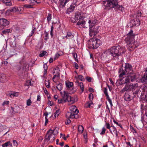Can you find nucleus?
<instances>
[{"label": "nucleus", "instance_id": "3", "mask_svg": "<svg viewBox=\"0 0 147 147\" xmlns=\"http://www.w3.org/2000/svg\"><path fill=\"white\" fill-rule=\"evenodd\" d=\"M124 69L123 70L122 68H120L119 73H120L119 76L120 78H122L124 75L126 74H128L129 76H135L136 77V74L134 72L132 68L131 65L129 63H126L125 65Z\"/></svg>", "mask_w": 147, "mask_h": 147}, {"label": "nucleus", "instance_id": "24", "mask_svg": "<svg viewBox=\"0 0 147 147\" xmlns=\"http://www.w3.org/2000/svg\"><path fill=\"white\" fill-rule=\"evenodd\" d=\"M75 7V6L74 5H71L67 9V11L68 13H70V12L73 11Z\"/></svg>", "mask_w": 147, "mask_h": 147}, {"label": "nucleus", "instance_id": "23", "mask_svg": "<svg viewBox=\"0 0 147 147\" xmlns=\"http://www.w3.org/2000/svg\"><path fill=\"white\" fill-rule=\"evenodd\" d=\"M97 20H94L93 21H91L90 20H89L88 21V23L89 24V26H96L95 25V24L97 23Z\"/></svg>", "mask_w": 147, "mask_h": 147}, {"label": "nucleus", "instance_id": "12", "mask_svg": "<svg viewBox=\"0 0 147 147\" xmlns=\"http://www.w3.org/2000/svg\"><path fill=\"white\" fill-rule=\"evenodd\" d=\"M9 23V21L4 18L0 19V25L3 26H6Z\"/></svg>", "mask_w": 147, "mask_h": 147}, {"label": "nucleus", "instance_id": "42", "mask_svg": "<svg viewBox=\"0 0 147 147\" xmlns=\"http://www.w3.org/2000/svg\"><path fill=\"white\" fill-rule=\"evenodd\" d=\"M32 102L30 98L28 99L26 101V105L27 106H29L31 105Z\"/></svg>", "mask_w": 147, "mask_h": 147}, {"label": "nucleus", "instance_id": "11", "mask_svg": "<svg viewBox=\"0 0 147 147\" xmlns=\"http://www.w3.org/2000/svg\"><path fill=\"white\" fill-rule=\"evenodd\" d=\"M20 63L21 64L22 67V70L24 71H26L27 69H28L29 66L28 63L26 61L22 60L20 61Z\"/></svg>", "mask_w": 147, "mask_h": 147}, {"label": "nucleus", "instance_id": "60", "mask_svg": "<svg viewBox=\"0 0 147 147\" xmlns=\"http://www.w3.org/2000/svg\"><path fill=\"white\" fill-rule=\"evenodd\" d=\"M47 133H48L49 134H48V136H49L50 137V138L51 137V136H52V134L51 133V132L49 130V131H48Z\"/></svg>", "mask_w": 147, "mask_h": 147}, {"label": "nucleus", "instance_id": "22", "mask_svg": "<svg viewBox=\"0 0 147 147\" xmlns=\"http://www.w3.org/2000/svg\"><path fill=\"white\" fill-rule=\"evenodd\" d=\"M111 127H112L111 129L112 131V132L113 133V134H112L113 135H114V134L115 135L116 137H118L117 131L116 130L115 127L114 126H111Z\"/></svg>", "mask_w": 147, "mask_h": 147}, {"label": "nucleus", "instance_id": "25", "mask_svg": "<svg viewBox=\"0 0 147 147\" xmlns=\"http://www.w3.org/2000/svg\"><path fill=\"white\" fill-rule=\"evenodd\" d=\"M66 86L67 88H72L73 86V83L72 82H65Z\"/></svg>", "mask_w": 147, "mask_h": 147}, {"label": "nucleus", "instance_id": "51", "mask_svg": "<svg viewBox=\"0 0 147 147\" xmlns=\"http://www.w3.org/2000/svg\"><path fill=\"white\" fill-rule=\"evenodd\" d=\"M13 147H16L18 145V143L16 140H14L13 141Z\"/></svg>", "mask_w": 147, "mask_h": 147}, {"label": "nucleus", "instance_id": "40", "mask_svg": "<svg viewBox=\"0 0 147 147\" xmlns=\"http://www.w3.org/2000/svg\"><path fill=\"white\" fill-rule=\"evenodd\" d=\"M32 28V30L31 31V34L29 35L30 37L32 36L33 35L35 32L36 30V28L35 27H34L33 26Z\"/></svg>", "mask_w": 147, "mask_h": 147}, {"label": "nucleus", "instance_id": "64", "mask_svg": "<svg viewBox=\"0 0 147 147\" xmlns=\"http://www.w3.org/2000/svg\"><path fill=\"white\" fill-rule=\"evenodd\" d=\"M71 122V120L69 119H68L66 120V121H65V124H68L69 123Z\"/></svg>", "mask_w": 147, "mask_h": 147}, {"label": "nucleus", "instance_id": "39", "mask_svg": "<svg viewBox=\"0 0 147 147\" xmlns=\"http://www.w3.org/2000/svg\"><path fill=\"white\" fill-rule=\"evenodd\" d=\"M51 14L50 13L48 14V16L47 18V20L48 23H49L50 21L51 20Z\"/></svg>", "mask_w": 147, "mask_h": 147}, {"label": "nucleus", "instance_id": "32", "mask_svg": "<svg viewBox=\"0 0 147 147\" xmlns=\"http://www.w3.org/2000/svg\"><path fill=\"white\" fill-rule=\"evenodd\" d=\"M115 9H119L122 12L123 10H124V7L121 5L120 6L118 4L117 6Z\"/></svg>", "mask_w": 147, "mask_h": 147}, {"label": "nucleus", "instance_id": "4", "mask_svg": "<svg viewBox=\"0 0 147 147\" xmlns=\"http://www.w3.org/2000/svg\"><path fill=\"white\" fill-rule=\"evenodd\" d=\"M64 94L62 95V98L58 100V102L59 104L64 103L66 102H71L72 104L75 102V100L73 98L69 95V93L65 91H63Z\"/></svg>", "mask_w": 147, "mask_h": 147}, {"label": "nucleus", "instance_id": "46", "mask_svg": "<svg viewBox=\"0 0 147 147\" xmlns=\"http://www.w3.org/2000/svg\"><path fill=\"white\" fill-rule=\"evenodd\" d=\"M9 131V130H8L7 131H6L5 129H4L3 130H2V134H1L3 135V136H4L5 134H7V133Z\"/></svg>", "mask_w": 147, "mask_h": 147}, {"label": "nucleus", "instance_id": "10", "mask_svg": "<svg viewBox=\"0 0 147 147\" xmlns=\"http://www.w3.org/2000/svg\"><path fill=\"white\" fill-rule=\"evenodd\" d=\"M131 24L132 25V26H138L140 25V20L138 18L134 19L131 20L130 22Z\"/></svg>", "mask_w": 147, "mask_h": 147}, {"label": "nucleus", "instance_id": "55", "mask_svg": "<svg viewBox=\"0 0 147 147\" xmlns=\"http://www.w3.org/2000/svg\"><path fill=\"white\" fill-rule=\"evenodd\" d=\"M73 56L74 57V59L75 60H76V59L77 57V55L76 53H72Z\"/></svg>", "mask_w": 147, "mask_h": 147}, {"label": "nucleus", "instance_id": "34", "mask_svg": "<svg viewBox=\"0 0 147 147\" xmlns=\"http://www.w3.org/2000/svg\"><path fill=\"white\" fill-rule=\"evenodd\" d=\"M142 13L140 11H137L136 13L135 14V16L136 18H139L141 16Z\"/></svg>", "mask_w": 147, "mask_h": 147}, {"label": "nucleus", "instance_id": "28", "mask_svg": "<svg viewBox=\"0 0 147 147\" xmlns=\"http://www.w3.org/2000/svg\"><path fill=\"white\" fill-rule=\"evenodd\" d=\"M56 88L59 91L61 90L63 88L62 84L61 83H59L57 85Z\"/></svg>", "mask_w": 147, "mask_h": 147}, {"label": "nucleus", "instance_id": "37", "mask_svg": "<svg viewBox=\"0 0 147 147\" xmlns=\"http://www.w3.org/2000/svg\"><path fill=\"white\" fill-rule=\"evenodd\" d=\"M32 5L30 4H25L23 5L24 7L25 8H31L33 7Z\"/></svg>", "mask_w": 147, "mask_h": 147}, {"label": "nucleus", "instance_id": "1", "mask_svg": "<svg viewBox=\"0 0 147 147\" xmlns=\"http://www.w3.org/2000/svg\"><path fill=\"white\" fill-rule=\"evenodd\" d=\"M125 51V47L118 45L113 46L105 51L103 53L104 56L109 61L112 59L118 60V57Z\"/></svg>", "mask_w": 147, "mask_h": 147}, {"label": "nucleus", "instance_id": "49", "mask_svg": "<svg viewBox=\"0 0 147 147\" xmlns=\"http://www.w3.org/2000/svg\"><path fill=\"white\" fill-rule=\"evenodd\" d=\"M135 90H136V91L135 92H133V93L134 94H136L138 95V94L139 92H140L139 89L138 87L136 89H135ZM137 96L138 97V95H137Z\"/></svg>", "mask_w": 147, "mask_h": 147}, {"label": "nucleus", "instance_id": "41", "mask_svg": "<svg viewBox=\"0 0 147 147\" xmlns=\"http://www.w3.org/2000/svg\"><path fill=\"white\" fill-rule=\"evenodd\" d=\"M143 91L144 92L145 94H147V85H144L142 88Z\"/></svg>", "mask_w": 147, "mask_h": 147}, {"label": "nucleus", "instance_id": "15", "mask_svg": "<svg viewBox=\"0 0 147 147\" xmlns=\"http://www.w3.org/2000/svg\"><path fill=\"white\" fill-rule=\"evenodd\" d=\"M69 1V0H60L58 2L59 6L61 8L64 7L66 3Z\"/></svg>", "mask_w": 147, "mask_h": 147}, {"label": "nucleus", "instance_id": "29", "mask_svg": "<svg viewBox=\"0 0 147 147\" xmlns=\"http://www.w3.org/2000/svg\"><path fill=\"white\" fill-rule=\"evenodd\" d=\"M11 12H16V11H18L19 12V10L18 8L16 7H13V8H11Z\"/></svg>", "mask_w": 147, "mask_h": 147}, {"label": "nucleus", "instance_id": "30", "mask_svg": "<svg viewBox=\"0 0 147 147\" xmlns=\"http://www.w3.org/2000/svg\"><path fill=\"white\" fill-rule=\"evenodd\" d=\"M84 128L82 125H80L78 126V131L80 134H82L84 130Z\"/></svg>", "mask_w": 147, "mask_h": 147}, {"label": "nucleus", "instance_id": "35", "mask_svg": "<svg viewBox=\"0 0 147 147\" xmlns=\"http://www.w3.org/2000/svg\"><path fill=\"white\" fill-rule=\"evenodd\" d=\"M29 1L30 3L32 5H34L35 3H36L37 4L40 3L39 2H37L36 0H29Z\"/></svg>", "mask_w": 147, "mask_h": 147}, {"label": "nucleus", "instance_id": "17", "mask_svg": "<svg viewBox=\"0 0 147 147\" xmlns=\"http://www.w3.org/2000/svg\"><path fill=\"white\" fill-rule=\"evenodd\" d=\"M74 35H73L71 32H67L66 36L65 37L66 39H71L72 40L74 39Z\"/></svg>", "mask_w": 147, "mask_h": 147}, {"label": "nucleus", "instance_id": "36", "mask_svg": "<svg viewBox=\"0 0 147 147\" xmlns=\"http://www.w3.org/2000/svg\"><path fill=\"white\" fill-rule=\"evenodd\" d=\"M105 126H106L107 128L108 129H109V131H110L111 133L112 134H113V133L112 132V131L111 129L110 126V124L109 123H105Z\"/></svg>", "mask_w": 147, "mask_h": 147}, {"label": "nucleus", "instance_id": "5", "mask_svg": "<svg viewBox=\"0 0 147 147\" xmlns=\"http://www.w3.org/2000/svg\"><path fill=\"white\" fill-rule=\"evenodd\" d=\"M101 41L96 38H93L88 41V47L89 49H96L100 45Z\"/></svg>", "mask_w": 147, "mask_h": 147}, {"label": "nucleus", "instance_id": "59", "mask_svg": "<svg viewBox=\"0 0 147 147\" xmlns=\"http://www.w3.org/2000/svg\"><path fill=\"white\" fill-rule=\"evenodd\" d=\"M71 113V115H70V118L73 119L75 117V114L74 113Z\"/></svg>", "mask_w": 147, "mask_h": 147}, {"label": "nucleus", "instance_id": "53", "mask_svg": "<svg viewBox=\"0 0 147 147\" xmlns=\"http://www.w3.org/2000/svg\"><path fill=\"white\" fill-rule=\"evenodd\" d=\"M106 131V129L104 127H103L102 129V131L100 133V134L101 135H102L104 134L105 133V132Z\"/></svg>", "mask_w": 147, "mask_h": 147}, {"label": "nucleus", "instance_id": "8", "mask_svg": "<svg viewBox=\"0 0 147 147\" xmlns=\"http://www.w3.org/2000/svg\"><path fill=\"white\" fill-rule=\"evenodd\" d=\"M138 87V84L137 83H136L135 84L131 83L129 84H126L124 88L120 91V92L121 93H123L125 92L131 91H133L136 89Z\"/></svg>", "mask_w": 147, "mask_h": 147}, {"label": "nucleus", "instance_id": "63", "mask_svg": "<svg viewBox=\"0 0 147 147\" xmlns=\"http://www.w3.org/2000/svg\"><path fill=\"white\" fill-rule=\"evenodd\" d=\"M48 115V113L47 111L45 112L44 113V115L45 116V118H47V116Z\"/></svg>", "mask_w": 147, "mask_h": 147}, {"label": "nucleus", "instance_id": "62", "mask_svg": "<svg viewBox=\"0 0 147 147\" xmlns=\"http://www.w3.org/2000/svg\"><path fill=\"white\" fill-rule=\"evenodd\" d=\"M9 103V101H4L2 104V105L4 106L5 105H8Z\"/></svg>", "mask_w": 147, "mask_h": 147}, {"label": "nucleus", "instance_id": "27", "mask_svg": "<svg viewBox=\"0 0 147 147\" xmlns=\"http://www.w3.org/2000/svg\"><path fill=\"white\" fill-rule=\"evenodd\" d=\"M49 130L51 132V133L55 135L57 134L58 133V129L57 128H55L53 130H52L51 129H50Z\"/></svg>", "mask_w": 147, "mask_h": 147}, {"label": "nucleus", "instance_id": "26", "mask_svg": "<svg viewBox=\"0 0 147 147\" xmlns=\"http://www.w3.org/2000/svg\"><path fill=\"white\" fill-rule=\"evenodd\" d=\"M76 82L78 84V85L80 86L82 92H83L84 91V86L83 83L81 82H80L78 81H77Z\"/></svg>", "mask_w": 147, "mask_h": 147}, {"label": "nucleus", "instance_id": "38", "mask_svg": "<svg viewBox=\"0 0 147 147\" xmlns=\"http://www.w3.org/2000/svg\"><path fill=\"white\" fill-rule=\"evenodd\" d=\"M12 30L11 29H8L4 30L2 31V32L4 34H7L9 32H11Z\"/></svg>", "mask_w": 147, "mask_h": 147}, {"label": "nucleus", "instance_id": "13", "mask_svg": "<svg viewBox=\"0 0 147 147\" xmlns=\"http://www.w3.org/2000/svg\"><path fill=\"white\" fill-rule=\"evenodd\" d=\"M124 100L126 101H130L133 99L134 97L131 96L128 92H126L124 95Z\"/></svg>", "mask_w": 147, "mask_h": 147}, {"label": "nucleus", "instance_id": "50", "mask_svg": "<svg viewBox=\"0 0 147 147\" xmlns=\"http://www.w3.org/2000/svg\"><path fill=\"white\" fill-rule=\"evenodd\" d=\"M10 143V141L7 142L6 143H5L4 144H3L2 145L3 147H7L8 146L9 144Z\"/></svg>", "mask_w": 147, "mask_h": 147}, {"label": "nucleus", "instance_id": "2", "mask_svg": "<svg viewBox=\"0 0 147 147\" xmlns=\"http://www.w3.org/2000/svg\"><path fill=\"white\" fill-rule=\"evenodd\" d=\"M135 36L133 31L131 30L127 34V37L125 38V40L127 44V47L129 51L133 50L138 46V45H137V43L134 40Z\"/></svg>", "mask_w": 147, "mask_h": 147}, {"label": "nucleus", "instance_id": "33", "mask_svg": "<svg viewBox=\"0 0 147 147\" xmlns=\"http://www.w3.org/2000/svg\"><path fill=\"white\" fill-rule=\"evenodd\" d=\"M81 15V13L80 12H77L75 14V19L76 20H78V18L79 17H80V16Z\"/></svg>", "mask_w": 147, "mask_h": 147}, {"label": "nucleus", "instance_id": "57", "mask_svg": "<svg viewBox=\"0 0 147 147\" xmlns=\"http://www.w3.org/2000/svg\"><path fill=\"white\" fill-rule=\"evenodd\" d=\"M130 127L131 129V131L133 132V133H136V130L134 129L133 127L131 126V127L130 126Z\"/></svg>", "mask_w": 147, "mask_h": 147}, {"label": "nucleus", "instance_id": "31", "mask_svg": "<svg viewBox=\"0 0 147 147\" xmlns=\"http://www.w3.org/2000/svg\"><path fill=\"white\" fill-rule=\"evenodd\" d=\"M48 134H49L48 133H47L46 136H45V139L44 140V142H45L46 141L48 142L50 140L49 136H48Z\"/></svg>", "mask_w": 147, "mask_h": 147}, {"label": "nucleus", "instance_id": "9", "mask_svg": "<svg viewBox=\"0 0 147 147\" xmlns=\"http://www.w3.org/2000/svg\"><path fill=\"white\" fill-rule=\"evenodd\" d=\"M99 26H89V35L90 36H94L98 32Z\"/></svg>", "mask_w": 147, "mask_h": 147}, {"label": "nucleus", "instance_id": "16", "mask_svg": "<svg viewBox=\"0 0 147 147\" xmlns=\"http://www.w3.org/2000/svg\"><path fill=\"white\" fill-rule=\"evenodd\" d=\"M16 69L18 71H20L22 73H23L24 71L23 70H22V65L20 63V62L16 66Z\"/></svg>", "mask_w": 147, "mask_h": 147}, {"label": "nucleus", "instance_id": "61", "mask_svg": "<svg viewBox=\"0 0 147 147\" xmlns=\"http://www.w3.org/2000/svg\"><path fill=\"white\" fill-rule=\"evenodd\" d=\"M60 111L59 109L57 110L55 113L56 114H57V116H58L60 113Z\"/></svg>", "mask_w": 147, "mask_h": 147}, {"label": "nucleus", "instance_id": "7", "mask_svg": "<svg viewBox=\"0 0 147 147\" xmlns=\"http://www.w3.org/2000/svg\"><path fill=\"white\" fill-rule=\"evenodd\" d=\"M103 4L105 6V9H109L113 8H115L118 3L117 0H109L104 1Z\"/></svg>", "mask_w": 147, "mask_h": 147}, {"label": "nucleus", "instance_id": "43", "mask_svg": "<svg viewBox=\"0 0 147 147\" xmlns=\"http://www.w3.org/2000/svg\"><path fill=\"white\" fill-rule=\"evenodd\" d=\"M88 98L90 100V101H92L94 98L93 94L92 93H90L89 95Z\"/></svg>", "mask_w": 147, "mask_h": 147}, {"label": "nucleus", "instance_id": "44", "mask_svg": "<svg viewBox=\"0 0 147 147\" xmlns=\"http://www.w3.org/2000/svg\"><path fill=\"white\" fill-rule=\"evenodd\" d=\"M43 67L44 68V70H45V74H46L47 72V65L46 64H44L43 65Z\"/></svg>", "mask_w": 147, "mask_h": 147}, {"label": "nucleus", "instance_id": "20", "mask_svg": "<svg viewBox=\"0 0 147 147\" xmlns=\"http://www.w3.org/2000/svg\"><path fill=\"white\" fill-rule=\"evenodd\" d=\"M53 75H56V76L57 77H60L59 70V69H56L55 68L53 69Z\"/></svg>", "mask_w": 147, "mask_h": 147}, {"label": "nucleus", "instance_id": "19", "mask_svg": "<svg viewBox=\"0 0 147 147\" xmlns=\"http://www.w3.org/2000/svg\"><path fill=\"white\" fill-rule=\"evenodd\" d=\"M3 2L7 6H11L12 5V2L11 0H3Z\"/></svg>", "mask_w": 147, "mask_h": 147}, {"label": "nucleus", "instance_id": "6", "mask_svg": "<svg viewBox=\"0 0 147 147\" xmlns=\"http://www.w3.org/2000/svg\"><path fill=\"white\" fill-rule=\"evenodd\" d=\"M123 77V78H120L119 80V82L118 83L120 85L127 84V83H129L130 81L131 82H133L136 80L135 76L133 75L132 76L128 75L125 78Z\"/></svg>", "mask_w": 147, "mask_h": 147}, {"label": "nucleus", "instance_id": "48", "mask_svg": "<svg viewBox=\"0 0 147 147\" xmlns=\"http://www.w3.org/2000/svg\"><path fill=\"white\" fill-rule=\"evenodd\" d=\"M78 78L82 81H84L85 80V79L84 78H83V76L82 75H79L78 76Z\"/></svg>", "mask_w": 147, "mask_h": 147}, {"label": "nucleus", "instance_id": "21", "mask_svg": "<svg viewBox=\"0 0 147 147\" xmlns=\"http://www.w3.org/2000/svg\"><path fill=\"white\" fill-rule=\"evenodd\" d=\"M93 105V103L92 101H89L88 102L85 104V107L86 108L93 107V106H91V105Z\"/></svg>", "mask_w": 147, "mask_h": 147}, {"label": "nucleus", "instance_id": "18", "mask_svg": "<svg viewBox=\"0 0 147 147\" xmlns=\"http://www.w3.org/2000/svg\"><path fill=\"white\" fill-rule=\"evenodd\" d=\"M85 21L84 20H80L77 23V24L78 25L80 26L82 28H85Z\"/></svg>", "mask_w": 147, "mask_h": 147}, {"label": "nucleus", "instance_id": "14", "mask_svg": "<svg viewBox=\"0 0 147 147\" xmlns=\"http://www.w3.org/2000/svg\"><path fill=\"white\" fill-rule=\"evenodd\" d=\"M141 120L143 123H147V106L145 108V115L142 117Z\"/></svg>", "mask_w": 147, "mask_h": 147}, {"label": "nucleus", "instance_id": "56", "mask_svg": "<svg viewBox=\"0 0 147 147\" xmlns=\"http://www.w3.org/2000/svg\"><path fill=\"white\" fill-rule=\"evenodd\" d=\"M86 79L88 82H91V81L92 78L90 77H88V76H87V77H86Z\"/></svg>", "mask_w": 147, "mask_h": 147}, {"label": "nucleus", "instance_id": "47", "mask_svg": "<svg viewBox=\"0 0 147 147\" xmlns=\"http://www.w3.org/2000/svg\"><path fill=\"white\" fill-rule=\"evenodd\" d=\"M45 84L46 87L47 88H50V82H49V80H48V81H47L46 80H45Z\"/></svg>", "mask_w": 147, "mask_h": 147}, {"label": "nucleus", "instance_id": "54", "mask_svg": "<svg viewBox=\"0 0 147 147\" xmlns=\"http://www.w3.org/2000/svg\"><path fill=\"white\" fill-rule=\"evenodd\" d=\"M11 9L10 8L9 9L7 10L6 11V12L5 13V14L6 15H8L11 12Z\"/></svg>", "mask_w": 147, "mask_h": 147}, {"label": "nucleus", "instance_id": "52", "mask_svg": "<svg viewBox=\"0 0 147 147\" xmlns=\"http://www.w3.org/2000/svg\"><path fill=\"white\" fill-rule=\"evenodd\" d=\"M71 112H67L66 115V117L67 118H70V115H71Z\"/></svg>", "mask_w": 147, "mask_h": 147}, {"label": "nucleus", "instance_id": "58", "mask_svg": "<svg viewBox=\"0 0 147 147\" xmlns=\"http://www.w3.org/2000/svg\"><path fill=\"white\" fill-rule=\"evenodd\" d=\"M104 92L105 95L108 94L107 88H105L104 90Z\"/></svg>", "mask_w": 147, "mask_h": 147}, {"label": "nucleus", "instance_id": "45", "mask_svg": "<svg viewBox=\"0 0 147 147\" xmlns=\"http://www.w3.org/2000/svg\"><path fill=\"white\" fill-rule=\"evenodd\" d=\"M46 53H47V52L46 51H43L42 53L39 55V56L41 57H43Z\"/></svg>", "mask_w": 147, "mask_h": 147}]
</instances>
